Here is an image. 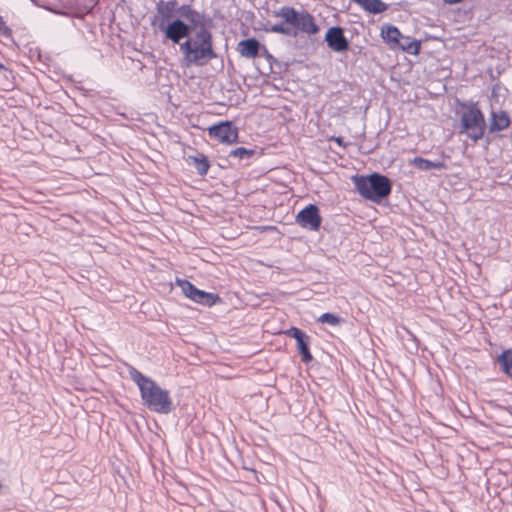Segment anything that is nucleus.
I'll return each mask as SVG.
<instances>
[{
	"mask_svg": "<svg viewBox=\"0 0 512 512\" xmlns=\"http://www.w3.org/2000/svg\"><path fill=\"white\" fill-rule=\"evenodd\" d=\"M208 134L224 144H232L238 141V130L228 121L209 127Z\"/></svg>",
	"mask_w": 512,
	"mask_h": 512,
	"instance_id": "nucleus-9",
	"label": "nucleus"
},
{
	"mask_svg": "<svg viewBox=\"0 0 512 512\" xmlns=\"http://www.w3.org/2000/svg\"><path fill=\"white\" fill-rule=\"evenodd\" d=\"M253 150H248L244 147H238L230 152V156L235 158L244 159L253 155Z\"/></svg>",
	"mask_w": 512,
	"mask_h": 512,
	"instance_id": "nucleus-22",
	"label": "nucleus"
},
{
	"mask_svg": "<svg viewBox=\"0 0 512 512\" xmlns=\"http://www.w3.org/2000/svg\"><path fill=\"white\" fill-rule=\"evenodd\" d=\"M178 285L181 287L184 295L196 303L210 307L219 300L218 295L199 290L189 281H178Z\"/></svg>",
	"mask_w": 512,
	"mask_h": 512,
	"instance_id": "nucleus-7",
	"label": "nucleus"
},
{
	"mask_svg": "<svg viewBox=\"0 0 512 512\" xmlns=\"http://www.w3.org/2000/svg\"><path fill=\"white\" fill-rule=\"evenodd\" d=\"M411 164L421 171H428L431 169L442 170V169L446 168V164L442 161L434 162V161H430L428 159H424L421 157H415L411 161Z\"/></svg>",
	"mask_w": 512,
	"mask_h": 512,
	"instance_id": "nucleus-15",
	"label": "nucleus"
},
{
	"mask_svg": "<svg viewBox=\"0 0 512 512\" xmlns=\"http://www.w3.org/2000/svg\"><path fill=\"white\" fill-rule=\"evenodd\" d=\"M353 181L358 193L365 199L379 203L389 196L392 185L390 180L383 175L374 173L370 176H355Z\"/></svg>",
	"mask_w": 512,
	"mask_h": 512,
	"instance_id": "nucleus-4",
	"label": "nucleus"
},
{
	"mask_svg": "<svg viewBox=\"0 0 512 512\" xmlns=\"http://www.w3.org/2000/svg\"><path fill=\"white\" fill-rule=\"evenodd\" d=\"M178 12L176 1H159L156 5V16L152 21V25L156 26L159 31L165 27V25L171 23L175 18V12Z\"/></svg>",
	"mask_w": 512,
	"mask_h": 512,
	"instance_id": "nucleus-10",
	"label": "nucleus"
},
{
	"mask_svg": "<svg viewBox=\"0 0 512 512\" xmlns=\"http://www.w3.org/2000/svg\"><path fill=\"white\" fill-rule=\"evenodd\" d=\"M179 50L185 67L203 66L216 58L212 45V35L203 25L193 36H189L180 44Z\"/></svg>",
	"mask_w": 512,
	"mask_h": 512,
	"instance_id": "nucleus-1",
	"label": "nucleus"
},
{
	"mask_svg": "<svg viewBox=\"0 0 512 512\" xmlns=\"http://www.w3.org/2000/svg\"><path fill=\"white\" fill-rule=\"evenodd\" d=\"M286 334L292 338H294L296 340V342H301L307 338H309V336H307L302 330L296 328V327H293L291 329H289Z\"/></svg>",
	"mask_w": 512,
	"mask_h": 512,
	"instance_id": "nucleus-24",
	"label": "nucleus"
},
{
	"mask_svg": "<svg viewBox=\"0 0 512 512\" xmlns=\"http://www.w3.org/2000/svg\"><path fill=\"white\" fill-rule=\"evenodd\" d=\"M180 17L187 20L188 23L180 18L174 19L171 23L165 25L160 31L164 34L165 38L174 44H182V39H187L190 36L192 28L197 29L202 26V15L194 10L190 5H183L178 8Z\"/></svg>",
	"mask_w": 512,
	"mask_h": 512,
	"instance_id": "nucleus-3",
	"label": "nucleus"
},
{
	"mask_svg": "<svg viewBox=\"0 0 512 512\" xmlns=\"http://www.w3.org/2000/svg\"><path fill=\"white\" fill-rule=\"evenodd\" d=\"M328 46L335 52H343L348 49V42L340 27H331L325 35Z\"/></svg>",
	"mask_w": 512,
	"mask_h": 512,
	"instance_id": "nucleus-11",
	"label": "nucleus"
},
{
	"mask_svg": "<svg viewBox=\"0 0 512 512\" xmlns=\"http://www.w3.org/2000/svg\"><path fill=\"white\" fill-rule=\"evenodd\" d=\"M276 16L292 26L294 30L297 29L306 34H315L319 30L314 18L309 13L299 12L292 7H282L276 12Z\"/></svg>",
	"mask_w": 512,
	"mask_h": 512,
	"instance_id": "nucleus-6",
	"label": "nucleus"
},
{
	"mask_svg": "<svg viewBox=\"0 0 512 512\" xmlns=\"http://www.w3.org/2000/svg\"><path fill=\"white\" fill-rule=\"evenodd\" d=\"M131 379L138 386L144 405L151 411L168 414L173 404L170 393L161 388L153 379L143 375L134 367L129 369Z\"/></svg>",
	"mask_w": 512,
	"mask_h": 512,
	"instance_id": "nucleus-2",
	"label": "nucleus"
},
{
	"mask_svg": "<svg viewBox=\"0 0 512 512\" xmlns=\"http://www.w3.org/2000/svg\"><path fill=\"white\" fill-rule=\"evenodd\" d=\"M396 47L415 55L419 53L420 43L418 41L411 40L409 37H404V39H400Z\"/></svg>",
	"mask_w": 512,
	"mask_h": 512,
	"instance_id": "nucleus-18",
	"label": "nucleus"
},
{
	"mask_svg": "<svg viewBox=\"0 0 512 512\" xmlns=\"http://www.w3.org/2000/svg\"><path fill=\"white\" fill-rule=\"evenodd\" d=\"M1 31L7 32V31H9V29L5 26L4 21H3L2 17L0 16V32Z\"/></svg>",
	"mask_w": 512,
	"mask_h": 512,
	"instance_id": "nucleus-26",
	"label": "nucleus"
},
{
	"mask_svg": "<svg viewBox=\"0 0 512 512\" xmlns=\"http://www.w3.org/2000/svg\"><path fill=\"white\" fill-rule=\"evenodd\" d=\"M510 123V117L505 111H491L489 124L491 133L505 130Z\"/></svg>",
	"mask_w": 512,
	"mask_h": 512,
	"instance_id": "nucleus-12",
	"label": "nucleus"
},
{
	"mask_svg": "<svg viewBox=\"0 0 512 512\" xmlns=\"http://www.w3.org/2000/svg\"><path fill=\"white\" fill-rule=\"evenodd\" d=\"M369 13L378 14L387 9V5L381 0H353Z\"/></svg>",
	"mask_w": 512,
	"mask_h": 512,
	"instance_id": "nucleus-16",
	"label": "nucleus"
},
{
	"mask_svg": "<svg viewBox=\"0 0 512 512\" xmlns=\"http://www.w3.org/2000/svg\"><path fill=\"white\" fill-rule=\"evenodd\" d=\"M322 218L316 205L310 204L298 212L296 223L304 229L318 231L321 226Z\"/></svg>",
	"mask_w": 512,
	"mask_h": 512,
	"instance_id": "nucleus-8",
	"label": "nucleus"
},
{
	"mask_svg": "<svg viewBox=\"0 0 512 512\" xmlns=\"http://www.w3.org/2000/svg\"><path fill=\"white\" fill-rule=\"evenodd\" d=\"M286 334L292 338H294L296 340V342H301L307 338H309V336H307L302 330L296 328V327H293L291 329H289Z\"/></svg>",
	"mask_w": 512,
	"mask_h": 512,
	"instance_id": "nucleus-23",
	"label": "nucleus"
},
{
	"mask_svg": "<svg viewBox=\"0 0 512 512\" xmlns=\"http://www.w3.org/2000/svg\"><path fill=\"white\" fill-rule=\"evenodd\" d=\"M309 340L310 338H307L297 343V348L299 350V353L301 354L303 362L305 363H308L312 360V355L309 350Z\"/></svg>",
	"mask_w": 512,
	"mask_h": 512,
	"instance_id": "nucleus-20",
	"label": "nucleus"
},
{
	"mask_svg": "<svg viewBox=\"0 0 512 512\" xmlns=\"http://www.w3.org/2000/svg\"><path fill=\"white\" fill-rule=\"evenodd\" d=\"M446 3L448 4H455V3H458L460 2L461 0H444Z\"/></svg>",
	"mask_w": 512,
	"mask_h": 512,
	"instance_id": "nucleus-27",
	"label": "nucleus"
},
{
	"mask_svg": "<svg viewBox=\"0 0 512 512\" xmlns=\"http://www.w3.org/2000/svg\"><path fill=\"white\" fill-rule=\"evenodd\" d=\"M267 32H273V33H279L284 34L288 36H296L297 31L294 30L292 27L284 25L283 23L274 24L270 27L265 28Z\"/></svg>",
	"mask_w": 512,
	"mask_h": 512,
	"instance_id": "nucleus-19",
	"label": "nucleus"
},
{
	"mask_svg": "<svg viewBox=\"0 0 512 512\" xmlns=\"http://www.w3.org/2000/svg\"><path fill=\"white\" fill-rule=\"evenodd\" d=\"M318 321L321 323H328L334 326L339 323V318L334 314L324 313L319 317Z\"/></svg>",
	"mask_w": 512,
	"mask_h": 512,
	"instance_id": "nucleus-25",
	"label": "nucleus"
},
{
	"mask_svg": "<svg viewBox=\"0 0 512 512\" xmlns=\"http://www.w3.org/2000/svg\"><path fill=\"white\" fill-rule=\"evenodd\" d=\"M497 362L501 371L512 378V349L504 350L498 357Z\"/></svg>",
	"mask_w": 512,
	"mask_h": 512,
	"instance_id": "nucleus-17",
	"label": "nucleus"
},
{
	"mask_svg": "<svg viewBox=\"0 0 512 512\" xmlns=\"http://www.w3.org/2000/svg\"><path fill=\"white\" fill-rule=\"evenodd\" d=\"M238 47L241 56L252 59L257 57L260 44L256 39L251 38L241 41Z\"/></svg>",
	"mask_w": 512,
	"mask_h": 512,
	"instance_id": "nucleus-14",
	"label": "nucleus"
},
{
	"mask_svg": "<svg viewBox=\"0 0 512 512\" xmlns=\"http://www.w3.org/2000/svg\"><path fill=\"white\" fill-rule=\"evenodd\" d=\"M381 37L392 48L396 47L400 39L404 36L400 33L399 29L393 25H385L381 28Z\"/></svg>",
	"mask_w": 512,
	"mask_h": 512,
	"instance_id": "nucleus-13",
	"label": "nucleus"
},
{
	"mask_svg": "<svg viewBox=\"0 0 512 512\" xmlns=\"http://www.w3.org/2000/svg\"><path fill=\"white\" fill-rule=\"evenodd\" d=\"M459 121L460 133L466 135L473 142L479 141L484 136L486 122L477 103L463 104Z\"/></svg>",
	"mask_w": 512,
	"mask_h": 512,
	"instance_id": "nucleus-5",
	"label": "nucleus"
},
{
	"mask_svg": "<svg viewBox=\"0 0 512 512\" xmlns=\"http://www.w3.org/2000/svg\"><path fill=\"white\" fill-rule=\"evenodd\" d=\"M195 167L200 175H205L210 167L205 157L195 158Z\"/></svg>",
	"mask_w": 512,
	"mask_h": 512,
	"instance_id": "nucleus-21",
	"label": "nucleus"
}]
</instances>
